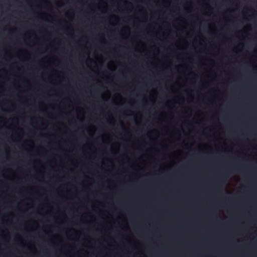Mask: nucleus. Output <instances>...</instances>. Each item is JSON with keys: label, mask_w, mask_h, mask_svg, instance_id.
I'll use <instances>...</instances> for the list:
<instances>
[{"label": "nucleus", "mask_w": 257, "mask_h": 257, "mask_svg": "<svg viewBox=\"0 0 257 257\" xmlns=\"http://www.w3.org/2000/svg\"><path fill=\"white\" fill-rule=\"evenodd\" d=\"M152 257H164L163 256H161V255H160L157 254H152Z\"/></svg>", "instance_id": "obj_1"}, {"label": "nucleus", "mask_w": 257, "mask_h": 257, "mask_svg": "<svg viewBox=\"0 0 257 257\" xmlns=\"http://www.w3.org/2000/svg\"><path fill=\"white\" fill-rule=\"evenodd\" d=\"M131 139V131L130 130V139ZM131 148V144H130V148ZM131 155V152L130 151V156ZM129 167H130V169H131V164H130V166H129ZM131 186V185H130V187Z\"/></svg>", "instance_id": "obj_2"}, {"label": "nucleus", "mask_w": 257, "mask_h": 257, "mask_svg": "<svg viewBox=\"0 0 257 257\" xmlns=\"http://www.w3.org/2000/svg\"><path fill=\"white\" fill-rule=\"evenodd\" d=\"M131 238V232L130 231V238ZM131 245V242H130V246ZM131 255V251H130V255ZM130 257H131L130 256Z\"/></svg>", "instance_id": "obj_3"}, {"label": "nucleus", "mask_w": 257, "mask_h": 257, "mask_svg": "<svg viewBox=\"0 0 257 257\" xmlns=\"http://www.w3.org/2000/svg\"><path fill=\"white\" fill-rule=\"evenodd\" d=\"M129 5H130V13L131 12V6H132L131 3L130 2V3H129Z\"/></svg>", "instance_id": "obj_4"}, {"label": "nucleus", "mask_w": 257, "mask_h": 257, "mask_svg": "<svg viewBox=\"0 0 257 257\" xmlns=\"http://www.w3.org/2000/svg\"><path fill=\"white\" fill-rule=\"evenodd\" d=\"M129 42H130V44H131V39H130ZM130 64H131V63H130ZM130 77H131V74H130ZM130 83H131V82L130 81Z\"/></svg>", "instance_id": "obj_5"}, {"label": "nucleus", "mask_w": 257, "mask_h": 257, "mask_svg": "<svg viewBox=\"0 0 257 257\" xmlns=\"http://www.w3.org/2000/svg\"><path fill=\"white\" fill-rule=\"evenodd\" d=\"M129 116H131V110H130V114H129Z\"/></svg>", "instance_id": "obj_6"}, {"label": "nucleus", "mask_w": 257, "mask_h": 257, "mask_svg": "<svg viewBox=\"0 0 257 257\" xmlns=\"http://www.w3.org/2000/svg\"><path fill=\"white\" fill-rule=\"evenodd\" d=\"M141 91L144 90H143V88H142L141 89Z\"/></svg>", "instance_id": "obj_7"}, {"label": "nucleus", "mask_w": 257, "mask_h": 257, "mask_svg": "<svg viewBox=\"0 0 257 257\" xmlns=\"http://www.w3.org/2000/svg\"><path fill=\"white\" fill-rule=\"evenodd\" d=\"M129 106H130V107H131V103L130 102Z\"/></svg>", "instance_id": "obj_8"}, {"label": "nucleus", "mask_w": 257, "mask_h": 257, "mask_svg": "<svg viewBox=\"0 0 257 257\" xmlns=\"http://www.w3.org/2000/svg\"><path fill=\"white\" fill-rule=\"evenodd\" d=\"M129 20H130V21H131V17H130Z\"/></svg>", "instance_id": "obj_9"}, {"label": "nucleus", "mask_w": 257, "mask_h": 257, "mask_svg": "<svg viewBox=\"0 0 257 257\" xmlns=\"http://www.w3.org/2000/svg\"><path fill=\"white\" fill-rule=\"evenodd\" d=\"M225 257H229V256H225Z\"/></svg>", "instance_id": "obj_10"}]
</instances>
